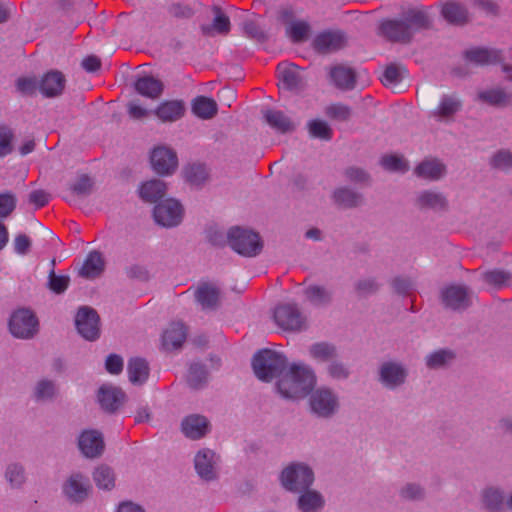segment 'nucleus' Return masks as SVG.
<instances>
[{"label":"nucleus","instance_id":"58","mask_svg":"<svg viewBox=\"0 0 512 512\" xmlns=\"http://www.w3.org/2000/svg\"><path fill=\"white\" fill-rule=\"evenodd\" d=\"M13 133L10 128L0 126V156L9 154L12 151Z\"/></svg>","mask_w":512,"mask_h":512},{"label":"nucleus","instance_id":"19","mask_svg":"<svg viewBox=\"0 0 512 512\" xmlns=\"http://www.w3.org/2000/svg\"><path fill=\"white\" fill-rule=\"evenodd\" d=\"M65 83L66 79L62 72L51 70L43 76L39 88L45 97L53 98L62 94Z\"/></svg>","mask_w":512,"mask_h":512},{"label":"nucleus","instance_id":"10","mask_svg":"<svg viewBox=\"0 0 512 512\" xmlns=\"http://www.w3.org/2000/svg\"><path fill=\"white\" fill-rule=\"evenodd\" d=\"M151 164L158 174H172L178 166L176 152L166 146H158L151 153Z\"/></svg>","mask_w":512,"mask_h":512},{"label":"nucleus","instance_id":"5","mask_svg":"<svg viewBox=\"0 0 512 512\" xmlns=\"http://www.w3.org/2000/svg\"><path fill=\"white\" fill-rule=\"evenodd\" d=\"M39 322L36 315L29 309L15 311L9 321L11 333L22 339H29L38 332Z\"/></svg>","mask_w":512,"mask_h":512},{"label":"nucleus","instance_id":"1","mask_svg":"<svg viewBox=\"0 0 512 512\" xmlns=\"http://www.w3.org/2000/svg\"><path fill=\"white\" fill-rule=\"evenodd\" d=\"M316 384L312 369L305 365L293 364L277 382L279 393L287 399H301L307 396Z\"/></svg>","mask_w":512,"mask_h":512},{"label":"nucleus","instance_id":"33","mask_svg":"<svg viewBox=\"0 0 512 512\" xmlns=\"http://www.w3.org/2000/svg\"><path fill=\"white\" fill-rule=\"evenodd\" d=\"M212 11L215 15L213 24L211 26H203L202 32L204 35H213V31L218 34L226 35L230 32L231 24L230 19L222 11L221 7L214 5Z\"/></svg>","mask_w":512,"mask_h":512},{"label":"nucleus","instance_id":"18","mask_svg":"<svg viewBox=\"0 0 512 512\" xmlns=\"http://www.w3.org/2000/svg\"><path fill=\"white\" fill-rule=\"evenodd\" d=\"M209 430V421L202 415L192 414L182 421V431L185 436L190 439H201L209 432Z\"/></svg>","mask_w":512,"mask_h":512},{"label":"nucleus","instance_id":"25","mask_svg":"<svg viewBox=\"0 0 512 512\" xmlns=\"http://www.w3.org/2000/svg\"><path fill=\"white\" fill-rule=\"evenodd\" d=\"M185 105L180 100H170L161 103L155 110L156 116L163 122H174L183 117Z\"/></svg>","mask_w":512,"mask_h":512},{"label":"nucleus","instance_id":"20","mask_svg":"<svg viewBox=\"0 0 512 512\" xmlns=\"http://www.w3.org/2000/svg\"><path fill=\"white\" fill-rule=\"evenodd\" d=\"M195 298L203 309L214 310L220 304V289L210 282H202L195 290Z\"/></svg>","mask_w":512,"mask_h":512},{"label":"nucleus","instance_id":"45","mask_svg":"<svg viewBox=\"0 0 512 512\" xmlns=\"http://www.w3.org/2000/svg\"><path fill=\"white\" fill-rule=\"evenodd\" d=\"M455 359V354L451 350L441 349L432 353L426 361V365L430 369H439L444 367L448 362Z\"/></svg>","mask_w":512,"mask_h":512},{"label":"nucleus","instance_id":"21","mask_svg":"<svg viewBox=\"0 0 512 512\" xmlns=\"http://www.w3.org/2000/svg\"><path fill=\"white\" fill-rule=\"evenodd\" d=\"M442 301L453 310L465 309L470 305L468 291L463 286L452 285L443 290Z\"/></svg>","mask_w":512,"mask_h":512},{"label":"nucleus","instance_id":"13","mask_svg":"<svg viewBox=\"0 0 512 512\" xmlns=\"http://www.w3.org/2000/svg\"><path fill=\"white\" fill-rule=\"evenodd\" d=\"M78 447L85 457L98 458L105 449L103 436L97 430H85L79 436Z\"/></svg>","mask_w":512,"mask_h":512},{"label":"nucleus","instance_id":"3","mask_svg":"<svg viewBox=\"0 0 512 512\" xmlns=\"http://www.w3.org/2000/svg\"><path fill=\"white\" fill-rule=\"evenodd\" d=\"M227 242L234 251L249 257L259 254L263 247L258 233L239 226L229 230Z\"/></svg>","mask_w":512,"mask_h":512},{"label":"nucleus","instance_id":"30","mask_svg":"<svg viewBox=\"0 0 512 512\" xmlns=\"http://www.w3.org/2000/svg\"><path fill=\"white\" fill-rule=\"evenodd\" d=\"M105 266L104 259L100 252L92 251L87 256L79 275L86 279H95L103 272Z\"/></svg>","mask_w":512,"mask_h":512},{"label":"nucleus","instance_id":"48","mask_svg":"<svg viewBox=\"0 0 512 512\" xmlns=\"http://www.w3.org/2000/svg\"><path fill=\"white\" fill-rule=\"evenodd\" d=\"M382 166L389 171L406 172L409 168L407 161L399 155L387 154L381 159Z\"/></svg>","mask_w":512,"mask_h":512},{"label":"nucleus","instance_id":"47","mask_svg":"<svg viewBox=\"0 0 512 512\" xmlns=\"http://www.w3.org/2000/svg\"><path fill=\"white\" fill-rule=\"evenodd\" d=\"M485 507L492 512H500L504 507V497L500 491L487 489L483 494Z\"/></svg>","mask_w":512,"mask_h":512},{"label":"nucleus","instance_id":"44","mask_svg":"<svg viewBox=\"0 0 512 512\" xmlns=\"http://www.w3.org/2000/svg\"><path fill=\"white\" fill-rule=\"evenodd\" d=\"M184 177L190 184L200 185L208 177L207 169L200 163L189 164L184 169Z\"/></svg>","mask_w":512,"mask_h":512},{"label":"nucleus","instance_id":"50","mask_svg":"<svg viewBox=\"0 0 512 512\" xmlns=\"http://www.w3.org/2000/svg\"><path fill=\"white\" fill-rule=\"evenodd\" d=\"M289 37L294 43H301L308 40L310 35V26L304 21H298L291 25Z\"/></svg>","mask_w":512,"mask_h":512},{"label":"nucleus","instance_id":"14","mask_svg":"<svg viewBox=\"0 0 512 512\" xmlns=\"http://www.w3.org/2000/svg\"><path fill=\"white\" fill-rule=\"evenodd\" d=\"M379 31L391 42L408 43L412 38L410 25L404 20H386L381 23Z\"/></svg>","mask_w":512,"mask_h":512},{"label":"nucleus","instance_id":"61","mask_svg":"<svg viewBox=\"0 0 512 512\" xmlns=\"http://www.w3.org/2000/svg\"><path fill=\"white\" fill-rule=\"evenodd\" d=\"M401 79L402 75L399 67L396 64H389L383 73V78L381 81L385 86H387L397 84L401 81Z\"/></svg>","mask_w":512,"mask_h":512},{"label":"nucleus","instance_id":"46","mask_svg":"<svg viewBox=\"0 0 512 512\" xmlns=\"http://www.w3.org/2000/svg\"><path fill=\"white\" fill-rule=\"evenodd\" d=\"M392 286L396 293H398L400 295H404V296L413 297V299L411 300L410 310L412 312H416L417 309L414 304L416 296H415L414 288H413V285H412V282L410 281V279L403 278V277H396L392 280Z\"/></svg>","mask_w":512,"mask_h":512},{"label":"nucleus","instance_id":"40","mask_svg":"<svg viewBox=\"0 0 512 512\" xmlns=\"http://www.w3.org/2000/svg\"><path fill=\"white\" fill-rule=\"evenodd\" d=\"M267 123L274 129L286 133L294 130L293 122L282 111L269 110L265 114Z\"/></svg>","mask_w":512,"mask_h":512},{"label":"nucleus","instance_id":"57","mask_svg":"<svg viewBox=\"0 0 512 512\" xmlns=\"http://www.w3.org/2000/svg\"><path fill=\"white\" fill-rule=\"evenodd\" d=\"M243 29H244V33L248 37H250L258 42H264L267 39V35L264 32V30L261 28V26L257 22H255L253 20L244 22Z\"/></svg>","mask_w":512,"mask_h":512},{"label":"nucleus","instance_id":"4","mask_svg":"<svg viewBox=\"0 0 512 512\" xmlns=\"http://www.w3.org/2000/svg\"><path fill=\"white\" fill-rule=\"evenodd\" d=\"M313 480V471L302 464H291L281 474L282 485L292 492H301L308 489Z\"/></svg>","mask_w":512,"mask_h":512},{"label":"nucleus","instance_id":"23","mask_svg":"<svg viewBox=\"0 0 512 512\" xmlns=\"http://www.w3.org/2000/svg\"><path fill=\"white\" fill-rule=\"evenodd\" d=\"M441 14L447 22L454 25H464L469 21L466 7L458 0L443 4Z\"/></svg>","mask_w":512,"mask_h":512},{"label":"nucleus","instance_id":"36","mask_svg":"<svg viewBox=\"0 0 512 512\" xmlns=\"http://www.w3.org/2000/svg\"><path fill=\"white\" fill-rule=\"evenodd\" d=\"M417 203L421 208L433 210H446L448 207L446 198L442 194L432 191L421 193L417 198Z\"/></svg>","mask_w":512,"mask_h":512},{"label":"nucleus","instance_id":"59","mask_svg":"<svg viewBox=\"0 0 512 512\" xmlns=\"http://www.w3.org/2000/svg\"><path fill=\"white\" fill-rule=\"evenodd\" d=\"M16 207V199L12 194H0V218L8 217Z\"/></svg>","mask_w":512,"mask_h":512},{"label":"nucleus","instance_id":"49","mask_svg":"<svg viewBox=\"0 0 512 512\" xmlns=\"http://www.w3.org/2000/svg\"><path fill=\"white\" fill-rule=\"evenodd\" d=\"M484 281L496 288L507 286L511 276L509 273L502 270L487 271L483 274Z\"/></svg>","mask_w":512,"mask_h":512},{"label":"nucleus","instance_id":"9","mask_svg":"<svg viewBox=\"0 0 512 512\" xmlns=\"http://www.w3.org/2000/svg\"><path fill=\"white\" fill-rule=\"evenodd\" d=\"M155 221L164 227H174L181 223L184 209L175 199H167L158 203L153 211Z\"/></svg>","mask_w":512,"mask_h":512},{"label":"nucleus","instance_id":"53","mask_svg":"<svg viewBox=\"0 0 512 512\" xmlns=\"http://www.w3.org/2000/svg\"><path fill=\"white\" fill-rule=\"evenodd\" d=\"M490 164L495 169L512 168V152L509 150H499L491 158Z\"/></svg>","mask_w":512,"mask_h":512},{"label":"nucleus","instance_id":"41","mask_svg":"<svg viewBox=\"0 0 512 512\" xmlns=\"http://www.w3.org/2000/svg\"><path fill=\"white\" fill-rule=\"evenodd\" d=\"M208 372L205 365L193 363L190 365L186 380L192 389H200L207 382Z\"/></svg>","mask_w":512,"mask_h":512},{"label":"nucleus","instance_id":"32","mask_svg":"<svg viewBox=\"0 0 512 512\" xmlns=\"http://www.w3.org/2000/svg\"><path fill=\"white\" fill-rule=\"evenodd\" d=\"M279 79L288 89H296L301 85L299 67L292 63H280L277 66Z\"/></svg>","mask_w":512,"mask_h":512},{"label":"nucleus","instance_id":"2","mask_svg":"<svg viewBox=\"0 0 512 512\" xmlns=\"http://www.w3.org/2000/svg\"><path fill=\"white\" fill-rule=\"evenodd\" d=\"M252 367L260 380L269 382L282 375L287 367V359L280 353L264 349L254 356Z\"/></svg>","mask_w":512,"mask_h":512},{"label":"nucleus","instance_id":"11","mask_svg":"<svg viewBox=\"0 0 512 512\" xmlns=\"http://www.w3.org/2000/svg\"><path fill=\"white\" fill-rule=\"evenodd\" d=\"M91 485L89 479L81 473H73L63 484V493L72 502L81 503L87 499Z\"/></svg>","mask_w":512,"mask_h":512},{"label":"nucleus","instance_id":"16","mask_svg":"<svg viewBox=\"0 0 512 512\" xmlns=\"http://www.w3.org/2000/svg\"><path fill=\"white\" fill-rule=\"evenodd\" d=\"M346 43L347 41L343 33L327 31L315 37L313 47L317 52L327 54L344 48Z\"/></svg>","mask_w":512,"mask_h":512},{"label":"nucleus","instance_id":"27","mask_svg":"<svg viewBox=\"0 0 512 512\" xmlns=\"http://www.w3.org/2000/svg\"><path fill=\"white\" fill-rule=\"evenodd\" d=\"M420 178L437 180L446 173L445 165L437 159H425L414 170Z\"/></svg>","mask_w":512,"mask_h":512},{"label":"nucleus","instance_id":"15","mask_svg":"<svg viewBox=\"0 0 512 512\" xmlns=\"http://www.w3.org/2000/svg\"><path fill=\"white\" fill-rule=\"evenodd\" d=\"M101 408L107 413H115L125 402L126 394L118 387L103 385L98 391Z\"/></svg>","mask_w":512,"mask_h":512},{"label":"nucleus","instance_id":"39","mask_svg":"<svg viewBox=\"0 0 512 512\" xmlns=\"http://www.w3.org/2000/svg\"><path fill=\"white\" fill-rule=\"evenodd\" d=\"M305 492L298 499V507L302 512H317L324 505L322 496L312 490H304Z\"/></svg>","mask_w":512,"mask_h":512},{"label":"nucleus","instance_id":"62","mask_svg":"<svg viewBox=\"0 0 512 512\" xmlns=\"http://www.w3.org/2000/svg\"><path fill=\"white\" fill-rule=\"evenodd\" d=\"M346 178L354 183H368L370 180L369 174L359 167H349L344 172Z\"/></svg>","mask_w":512,"mask_h":512},{"label":"nucleus","instance_id":"54","mask_svg":"<svg viewBox=\"0 0 512 512\" xmlns=\"http://www.w3.org/2000/svg\"><path fill=\"white\" fill-rule=\"evenodd\" d=\"M459 108L460 103L458 101L449 96H444L441 100L437 113L441 118H449L453 116L459 110Z\"/></svg>","mask_w":512,"mask_h":512},{"label":"nucleus","instance_id":"26","mask_svg":"<svg viewBox=\"0 0 512 512\" xmlns=\"http://www.w3.org/2000/svg\"><path fill=\"white\" fill-rule=\"evenodd\" d=\"M380 378L387 386L396 387L404 383L406 371L399 364L386 362L381 366Z\"/></svg>","mask_w":512,"mask_h":512},{"label":"nucleus","instance_id":"12","mask_svg":"<svg viewBox=\"0 0 512 512\" xmlns=\"http://www.w3.org/2000/svg\"><path fill=\"white\" fill-rule=\"evenodd\" d=\"M465 61L477 66L493 65L504 61L503 52L495 48L473 47L463 52Z\"/></svg>","mask_w":512,"mask_h":512},{"label":"nucleus","instance_id":"55","mask_svg":"<svg viewBox=\"0 0 512 512\" xmlns=\"http://www.w3.org/2000/svg\"><path fill=\"white\" fill-rule=\"evenodd\" d=\"M70 283V278L65 275H56L54 270L49 276V288L56 294H62L66 291Z\"/></svg>","mask_w":512,"mask_h":512},{"label":"nucleus","instance_id":"43","mask_svg":"<svg viewBox=\"0 0 512 512\" xmlns=\"http://www.w3.org/2000/svg\"><path fill=\"white\" fill-rule=\"evenodd\" d=\"M404 21L418 29H428L431 21L428 14L422 9H409L404 14Z\"/></svg>","mask_w":512,"mask_h":512},{"label":"nucleus","instance_id":"37","mask_svg":"<svg viewBox=\"0 0 512 512\" xmlns=\"http://www.w3.org/2000/svg\"><path fill=\"white\" fill-rule=\"evenodd\" d=\"M192 110L199 118L211 119L217 114L218 108L213 99L198 96L193 102Z\"/></svg>","mask_w":512,"mask_h":512},{"label":"nucleus","instance_id":"6","mask_svg":"<svg viewBox=\"0 0 512 512\" xmlns=\"http://www.w3.org/2000/svg\"><path fill=\"white\" fill-rule=\"evenodd\" d=\"M309 404L311 411L321 418L332 417L339 408L337 395L329 388H318L311 393Z\"/></svg>","mask_w":512,"mask_h":512},{"label":"nucleus","instance_id":"8","mask_svg":"<svg viewBox=\"0 0 512 512\" xmlns=\"http://www.w3.org/2000/svg\"><path fill=\"white\" fill-rule=\"evenodd\" d=\"M75 325L78 333L88 341H95L100 337V317L91 307L82 306L78 309Z\"/></svg>","mask_w":512,"mask_h":512},{"label":"nucleus","instance_id":"35","mask_svg":"<svg viewBox=\"0 0 512 512\" xmlns=\"http://www.w3.org/2000/svg\"><path fill=\"white\" fill-rule=\"evenodd\" d=\"M333 199L337 205L343 208H355L362 203L363 197L349 188L341 187L334 191Z\"/></svg>","mask_w":512,"mask_h":512},{"label":"nucleus","instance_id":"28","mask_svg":"<svg viewBox=\"0 0 512 512\" xmlns=\"http://www.w3.org/2000/svg\"><path fill=\"white\" fill-rule=\"evenodd\" d=\"M478 99L494 107H506L512 102V93L496 87L478 93Z\"/></svg>","mask_w":512,"mask_h":512},{"label":"nucleus","instance_id":"34","mask_svg":"<svg viewBox=\"0 0 512 512\" xmlns=\"http://www.w3.org/2000/svg\"><path fill=\"white\" fill-rule=\"evenodd\" d=\"M128 375L132 383H144L149 376V365L143 358H132L128 362Z\"/></svg>","mask_w":512,"mask_h":512},{"label":"nucleus","instance_id":"7","mask_svg":"<svg viewBox=\"0 0 512 512\" xmlns=\"http://www.w3.org/2000/svg\"><path fill=\"white\" fill-rule=\"evenodd\" d=\"M276 324L286 331L298 332L306 328V319L295 304H281L274 310Z\"/></svg>","mask_w":512,"mask_h":512},{"label":"nucleus","instance_id":"22","mask_svg":"<svg viewBox=\"0 0 512 512\" xmlns=\"http://www.w3.org/2000/svg\"><path fill=\"white\" fill-rule=\"evenodd\" d=\"M186 337L187 327L180 322H174L164 332L162 336V345L167 351L177 350L182 347Z\"/></svg>","mask_w":512,"mask_h":512},{"label":"nucleus","instance_id":"38","mask_svg":"<svg viewBox=\"0 0 512 512\" xmlns=\"http://www.w3.org/2000/svg\"><path fill=\"white\" fill-rule=\"evenodd\" d=\"M93 480L100 489L111 490L115 487V473L105 464L99 465L93 472Z\"/></svg>","mask_w":512,"mask_h":512},{"label":"nucleus","instance_id":"24","mask_svg":"<svg viewBox=\"0 0 512 512\" xmlns=\"http://www.w3.org/2000/svg\"><path fill=\"white\" fill-rule=\"evenodd\" d=\"M134 87L140 95L151 99L159 98L164 90V84L162 81L151 75H145L138 78Z\"/></svg>","mask_w":512,"mask_h":512},{"label":"nucleus","instance_id":"56","mask_svg":"<svg viewBox=\"0 0 512 512\" xmlns=\"http://www.w3.org/2000/svg\"><path fill=\"white\" fill-rule=\"evenodd\" d=\"M326 115L337 121H347L351 116V110L348 106L335 104L326 108Z\"/></svg>","mask_w":512,"mask_h":512},{"label":"nucleus","instance_id":"29","mask_svg":"<svg viewBox=\"0 0 512 512\" xmlns=\"http://www.w3.org/2000/svg\"><path fill=\"white\" fill-rule=\"evenodd\" d=\"M215 453L209 449L201 450L195 457V468L201 478L212 480L215 478L214 471Z\"/></svg>","mask_w":512,"mask_h":512},{"label":"nucleus","instance_id":"42","mask_svg":"<svg viewBox=\"0 0 512 512\" xmlns=\"http://www.w3.org/2000/svg\"><path fill=\"white\" fill-rule=\"evenodd\" d=\"M310 355L321 362H332L337 357V349L334 345L327 342L313 344L310 349Z\"/></svg>","mask_w":512,"mask_h":512},{"label":"nucleus","instance_id":"31","mask_svg":"<svg viewBox=\"0 0 512 512\" xmlns=\"http://www.w3.org/2000/svg\"><path fill=\"white\" fill-rule=\"evenodd\" d=\"M167 192L166 183L159 179H153L142 184L140 188L141 198L150 203H155L163 198Z\"/></svg>","mask_w":512,"mask_h":512},{"label":"nucleus","instance_id":"64","mask_svg":"<svg viewBox=\"0 0 512 512\" xmlns=\"http://www.w3.org/2000/svg\"><path fill=\"white\" fill-rule=\"evenodd\" d=\"M55 394V385L52 381L42 380L37 384L35 396L37 399H49Z\"/></svg>","mask_w":512,"mask_h":512},{"label":"nucleus","instance_id":"63","mask_svg":"<svg viewBox=\"0 0 512 512\" xmlns=\"http://www.w3.org/2000/svg\"><path fill=\"white\" fill-rule=\"evenodd\" d=\"M355 289L359 296H367L377 292L379 284L374 279H364L356 283Z\"/></svg>","mask_w":512,"mask_h":512},{"label":"nucleus","instance_id":"52","mask_svg":"<svg viewBox=\"0 0 512 512\" xmlns=\"http://www.w3.org/2000/svg\"><path fill=\"white\" fill-rule=\"evenodd\" d=\"M307 299L315 304H323L330 301L328 292L321 286L312 285L305 290Z\"/></svg>","mask_w":512,"mask_h":512},{"label":"nucleus","instance_id":"17","mask_svg":"<svg viewBox=\"0 0 512 512\" xmlns=\"http://www.w3.org/2000/svg\"><path fill=\"white\" fill-rule=\"evenodd\" d=\"M330 78L334 85L344 91L352 90L357 83L355 69L344 64H338L330 69Z\"/></svg>","mask_w":512,"mask_h":512},{"label":"nucleus","instance_id":"51","mask_svg":"<svg viewBox=\"0 0 512 512\" xmlns=\"http://www.w3.org/2000/svg\"><path fill=\"white\" fill-rule=\"evenodd\" d=\"M309 132L313 137L323 140H330L333 136V131L329 125L321 120H313L309 123Z\"/></svg>","mask_w":512,"mask_h":512},{"label":"nucleus","instance_id":"60","mask_svg":"<svg viewBox=\"0 0 512 512\" xmlns=\"http://www.w3.org/2000/svg\"><path fill=\"white\" fill-rule=\"evenodd\" d=\"M327 370L329 376L337 380L347 379L350 375V371L347 366L339 361H332Z\"/></svg>","mask_w":512,"mask_h":512}]
</instances>
